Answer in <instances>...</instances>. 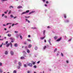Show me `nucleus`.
I'll use <instances>...</instances> for the list:
<instances>
[{"instance_id":"obj_1","label":"nucleus","mask_w":73,"mask_h":73,"mask_svg":"<svg viewBox=\"0 0 73 73\" xmlns=\"http://www.w3.org/2000/svg\"><path fill=\"white\" fill-rule=\"evenodd\" d=\"M28 66H29L30 67H32L33 66V64L31 63H29L28 65Z\"/></svg>"},{"instance_id":"obj_2","label":"nucleus","mask_w":73,"mask_h":73,"mask_svg":"<svg viewBox=\"0 0 73 73\" xmlns=\"http://www.w3.org/2000/svg\"><path fill=\"white\" fill-rule=\"evenodd\" d=\"M10 53L12 56H13L14 55V52L12 51L10 52Z\"/></svg>"},{"instance_id":"obj_3","label":"nucleus","mask_w":73,"mask_h":73,"mask_svg":"<svg viewBox=\"0 0 73 73\" xmlns=\"http://www.w3.org/2000/svg\"><path fill=\"white\" fill-rule=\"evenodd\" d=\"M31 62L32 63L33 65H35L36 64V62H34L33 61H32Z\"/></svg>"},{"instance_id":"obj_4","label":"nucleus","mask_w":73,"mask_h":73,"mask_svg":"<svg viewBox=\"0 0 73 73\" xmlns=\"http://www.w3.org/2000/svg\"><path fill=\"white\" fill-rule=\"evenodd\" d=\"M23 53L24 55H25V54H27V52H26L24 51L23 52Z\"/></svg>"},{"instance_id":"obj_5","label":"nucleus","mask_w":73,"mask_h":73,"mask_svg":"<svg viewBox=\"0 0 73 73\" xmlns=\"http://www.w3.org/2000/svg\"><path fill=\"white\" fill-rule=\"evenodd\" d=\"M20 58L21 60H23V59H25V58L24 56H21Z\"/></svg>"},{"instance_id":"obj_6","label":"nucleus","mask_w":73,"mask_h":73,"mask_svg":"<svg viewBox=\"0 0 73 73\" xmlns=\"http://www.w3.org/2000/svg\"><path fill=\"white\" fill-rule=\"evenodd\" d=\"M26 21H27L28 23H30V21H29V20H28V19H26Z\"/></svg>"},{"instance_id":"obj_7","label":"nucleus","mask_w":73,"mask_h":73,"mask_svg":"<svg viewBox=\"0 0 73 73\" xmlns=\"http://www.w3.org/2000/svg\"><path fill=\"white\" fill-rule=\"evenodd\" d=\"M61 40V38H60L58 39L57 40V41H60Z\"/></svg>"},{"instance_id":"obj_8","label":"nucleus","mask_w":73,"mask_h":73,"mask_svg":"<svg viewBox=\"0 0 73 73\" xmlns=\"http://www.w3.org/2000/svg\"><path fill=\"white\" fill-rule=\"evenodd\" d=\"M32 47V45L31 44H29V48H31Z\"/></svg>"},{"instance_id":"obj_9","label":"nucleus","mask_w":73,"mask_h":73,"mask_svg":"<svg viewBox=\"0 0 73 73\" xmlns=\"http://www.w3.org/2000/svg\"><path fill=\"white\" fill-rule=\"evenodd\" d=\"M18 64L19 66H21L22 65H21V63L19 62L18 63Z\"/></svg>"},{"instance_id":"obj_10","label":"nucleus","mask_w":73,"mask_h":73,"mask_svg":"<svg viewBox=\"0 0 73 73\" xmlns=\"http://www.w3.org/2000/svg\"><path fill=\"white\" fill-rule=\"evenodd\" d=\"M14 46L15 47H17L18 46L17 44L15 43L14 45Z\"/></svg>"},{"instance_id":"obj_11","label":"nucleus","mask_w":73,"mask_h":73,"mask_svg":"<svg viewBox=\"0 0 73 73\" xmlns=\"http://www.w3.org/2000/svg\"><path fill=\"white\" fill-rule=\"evenodd\" d=\"M5 54L6 55H7L8 54V51H6L5 52Z\"/></svg>"},{"instance_id":"obj_12","label":"nucleus","mask_w":73,"mask_h":73,"mask_svg":"<svg viewBox=\"0 0 73 73\" xmlns=\"http://www.w3.org/2000/svg\"><path fill=\"white\" fill-rule=\"evenodd\" d=\"M17 8H18V9H20V8H22V6H19L17 7Z\"/></svg>"},{"instance_id":"obj_13","label":"nucleus","mask_w":73,"mask_h":73,"mask_svg":"<svg viewBox=\"0 0 73 73\" xmlns=\"http://www.w3.org/2000/svg\"><path fill=\"white\" fill-rule=\"evenodd\" d=\"M45 36H44V37H41V38H40L41 40H43V39H44L45 38Z\"/></svg>"},{"instance_id":"obj_14","label":"nucleus","mask_w":73,"mask_h":73,"mask_svg":"<svg viewBox=\"0 0 73 73\" xmlns=\"http://www.w3.org/2000/svg\"><path fill=\"white\" fill-rule=\"evenodd\" d=\"M7 36H8V37H11V34H7Z\"/></svg>"},{"instance_id":"obj_15","label":"nucleus","mask_w":73,"mask_h":73,"mask_svg":"<svg viewBox=\"0 0 73 73\" xmlns=\"http://www.w3.org/2000/svg\"><path fill=\"white\" fill-rule=\"evenodd\" d=\"M46 48V46H45L43 47V49L44 50H45V49Z\"/></svg>"},{"instance_id":"obj_16","label":"nucleus","mask_w":73,"mask_h":73,"mask_svg":"<svg viewBox=\"0 0 73 73\" xmlns=\"http://www.w3.org/2000/svg\"><path fill=\"white\" fill-rule=\"evenodd\" d=\"M10 45V44L8 43V44H7L6 45V46L7 47H8Z\"/></svg>"},{"instance_id":"obj_17","label":"nucleus","mask_w":73,"mask_h":73,"mask_svg":"<svg viewBox=\"0 0 73 73\" xmlns=\"http://www.w3.org/2000/svg\"><path fill=\"white\" fill-rule=\"evenodd\" d=\"M9 8L10 9H11V8H13V6H10L9 7Z\"/></svg>"},{"instance_id":"obj_18","label":"nucleus","mask_w":73,"mask_h":73,"mask_svg":"<svg viewBox=\"0 0 73 73\" xmlns=\"http://www.w3.org/2000/svg\"><path fill=\"white\" fill-rule=\"evenodd\" d=\"M64 17L65 19L66 18V14H64Z\"/></svg>"},{"instance_id":"obj_19","label":"nucleus","mask_w":73,"mask_h":73,"mask_svg":"<svg viewBox=\"0 0 73 73\" xmlns=\"http://www.w3.org/2000/svg\"><path fill=\"white\" fill-rule=\"evenodd\" d=\"M57 50V48H55V50H54V52H56Z\"/></svg>"},{"instance_id":"obj_20","label":"nucleus","mask_w":73,"mask_h":73,"mask_svg":"<svg viewBox=\"0 0 73 73\" xmlns=\"http://www.w3.org/2000/svg\"><path fill=\"white\" fill-rule=\"evenodd\" d=\"M31 28L33 29H36V27H32Z\"/></svg>"},{"instance_id":"obj_21","label":"nucleus","mask_w":73,"mask_h":73,"mask_svg":"<svg viewBox=\"0 0 73 73\" xmlns=\"http://www.w3.org/2000/svg\"><path fill=\"white\" fill-rule=\"evenodd\" d=\"M26 13V12H23L21 14V15H23V14H25Z\"/></svg>"},{"instance_id":"obj_22","label":"nucleus","mask_w":73,"mask_h":73,"mask_svg":"<svg viewBox=\"0 0 73 73\" xmlns=\"http://www.w3.org/2000/svg\"><path fill=\"white\" fill-rule=\"evenodd\" d=\"M27 53H29L30 52V51L29 50H27Z\"/></svg>"},{"instance_id":"obj_23","label":"nucleus","mask_w":73,"mask_h":73,"mask_svg":"<svg viewBox=\"0 0 73 73\" xmlns=\"http://www.w3.org/2000/svg\"><path fill=\"white\" fill-rule=\"evenodd\" d=\"M28 12H29V10H27L26 11V13H28Z\"/></svg>"},{"instance_id":"obj_24","label":"nucleus","mask_w":73,"mask_h":73,"mask_svg":"<svg viewBox=\"0 0 73 73\" xmlns=\"http://www.w3.org/2000/svg\"><path fill=\"white\" fill-rule=\"evenodd\" d=\"M35 50H37L38 48L37 47H35Z\"/></svg>"},{"instance_id":"obj_25","label":"nucleus","mask_w":73,"mask_h":73,"mask_svg":"<svg viewBox=\"0 0 73 73\" xmlns=\"http://www.w3.org/2000/svg\"><path fill=\"white\" fill-rule=\"evenodd\" d=\"M17 68H18V69H20V67L19 66H17Z\"/></svg>"},{"instance_id":"obj_26","label":"nucleus","mask_w":73,"mask_h":73,"mask_svg":"<svg viewBox=\"0 0 73 73\" xmlns=\"http://www.w3.org/2000/svg\"><path fill=\"white\" fill-rule=\"evenodd\" d=\"M10 44H11V48H12V44L11 42L10 43Z\"/></svg>"},{"instance_id":"obj_27","label":"nucleus","mask_w":73,"mask_h":73,"mask_svg":"<svg viewBox=\"0 0 73 73\" xmlns=\"http://www.w3.org/2000/svg\"><path fill=\"white\" fill-rule=\"evenodd\" d=\"M33 13V11H32L29 13V15H31V14H32V13Z\"/></svg>"},{"instance_id":"obj_28","label":"nucleus","mask_w":73,"mask_h":73,"mask_svg":"<svg viewBox=\"0 0 73 73\" xmlns=\"http://www.w3.org/2000/svg\"><path fill=\"white\" fill-rule=\"evenodd\" d=\"M34 68H37V66H36V65L34 66Z\"/></svg>"},{"instance_id":"obj_29","label":"nucleus","mask_w":73,"mask_h":73,"mask_svg":"<svg viewBox=\"0 0 73 73\" xmlns=\"http://www.w3.org/2000/svg\"><path fill=\"white\" fill-rule=\"evenodd\" d=\"M11 13V10H10L9 12V14H10Z\"/></svg>"},{"instance_id":"obj_30","label":"nucleus","mask_w":73,"mask_h":73,"mask_svg":"<svg viewBox=\"0 0 73 73\" xmlns=\"http://www.w3.org/2000/svg\"><path fill=\"white\" fill-rule=\"evenodd\" d=\"M13 73H17V72H16V71L14 70V71H13Z\"/></svg>"},{"instance_id":"obj_31","label":"nucleus","mask_w":73,"mask_h":73,"mask_svg":"<svg viewBox=\"0 0 73 73\" xmlns=\"http://www.w3.org/2000/svg\"><path fill=\"white\" fill-rule=\"evenodd\" d=\"M24 66L25 67H27V65L25 64H24Z\"/></svg>"},{"instance_id":"obj_32","label":"nucleus","mask_w":73,"mask_h":73,"mask_svg":"<svg viewBox=\"0 0 73 73\" xmlns=\"http://www.w3.org/2000/svg\"><path fill=\"white\" fill-rule=\"evenodd\" d=\"M0 73H2L3 72V71L1 69H0Z\"/></svg>"},{"instance_id":"obj_33","label":"nucleus","mask_w":73,"mask_h":73,"mask_svg":"<svg viewBox=\"0 0 73 73\" xmlns=\"http://www.w3.org/2000/svg\"><path fill=\"white\" fill-rule=\"evenodd\" d=\"M25 17V18H29L30 17V16H29V17Z\"/></svg>"},{"instance_id":"obj_34","label":"nucleus","mask_w":73,"mask_h":73,"mask_svg":"<svg viewBox=\"0 0 73 73\" xmlns=\"http://www.w3.org/2000/svg\"><path fill=\"white\" fill-rule=\"evenodd\" d=\"M54 39H55V40H56V39H57V36H55L54 37Z\"/></svg>"},{"instance_id":"obj_35","label":"nucleus","mask_w":73,"mask_h":73,"mask_svg":"<svg viewBox=\"0 0 73 73\" xmlns=\"http://www.w3.org/2000/svg\"><path fill=\"white\" fill-rule=\"evenodd\" d=\"M18 31H15V33H18Z\"/></svg>"},{"instance_id":"obj_36","label":"nucleus","mask_w":73,"mask_h":73,"mask_svg":"<svg viewBox=\"0 0 73 73\" xmlns=\"http://www.w3.org/2000/svg\"><path fill=\"white\" fill-rule=\"evenodd\" d=\"M8 41H7L6 42H5V44H8Z\"/></svg>"},{"instance_id":"obj_37","label":"nucleus","mask_w":73,"mask_h":73,"mask_svg":"<svg viewBox=\"0 0 73 73\" xmlns=\"http://www.w3.org/2000/svg\"><path fill=\"white\" fill-rule=\"evenodd\" d=\"M10 16H11V17H12V18L13 17V15H11Z\"/></svg>"},{"instance_id":"obj_38","label":"nucleus","mask_w":73,"mask_h":73,"mask_svg":"<svg viewBox=\"0 0 73 73\" xmlns=\"http://www.w3.org/2000/svg\"><path fill=\"white\" fill-rule=\"evenodd\" d=\"M2 64L1 62H0V66H2Z\"/></svg>"},{"instance_id":"obj_39","label":"nucleus","mask_w":73,"mask_h":73,"mask_svg":"<svg viewBox=\"0 0 73 73\" xmlns=\"http://www.w3.org/2000/svg\"><path fill=\"white\" fill-rule=\"evenodd\" d=\"M20 37L21 39H23V38H22V36H21V35L20 36Z\"/></svg>"},{"instance_id":"obj_40","label":"nucleus","mask_w":73,"mask_h":73,"mask_svg":"<svg viewBox=\"0 0 73 73\" xmlns=\"http://www.w3.org/2000/svg\"><path fill=\"white\" fill-rule=\"evenodd\" d=\"M45 30H44V32H43V34H44V35H45Z\"/></svg>"},{"instance_id":"obj_41","label":"nucleus","mask_w":73,"mask_h":73,"mask_svg":"<svg viewBox=\"0 0 73 73\" xmlns=\"http://www.w3.org/2000/svg\"><path fill=\"white\" fill-rule=\"evenodd\" d=\"M61 55H62V56H64V55H63V53H61Z\"/></svg>"},{"instance_id":"obj_42","label":"nucleus","mask_w":73,"mask_h":73,"mask_svg":"<svg viewBox=\"0 0 73 73\" xmlns=\"http://www.w3.org/2000/svg\"><path fill=\"white\" fill-rule=\"evenodd\" d=\"M24 44H27V43L26 42H24Z\"/></svg>"},{"instance_id":"obj_43","label":"nucleus","mask_w":73,"mask_h":73,"mask_svg":"<svg viewBox=\"0 0 73 73\" xmlns=\"http://www.w3.org/2000/svg\"><path fill=\"white\" fill-rule=\"evenodd\" d=\"M2 1H7V0H2Z\"/></svg>"},{"instance_id":"obj_44","label":"nucleus","mask_w":73,"mask_h":73,"mask_svg":"<svg viewBox=\"0 0 73 73\" xmlns=\"http://www.w3.org/2000/svg\"><path fill=\"white\" fill-rule=\"evenodd\" d=\"M40 61H38L37 62V64H39V63H40Z\"/></svg>"},{"instance_id":"obj_45","label":"nucleus","mask_w":73,"mask_h":73,"mask_svg":"<svg viewBox=\"0 0 73 73\" xmlns=\"http://www.w3.org/2000/svg\"><path fill=\"white\" fill-rule=\"evenodd\" d=\"M3 45V44H1L0 46V48H1V47H2V46Z\"/></svg>"},{"instance_id":"obj_46","label":"nucleus","mask_w":73,"mask_h":73,"mask_svg":"<svg viewBox=\"0 0 73 73\" xmlns=\"http://www.w3.org/2000/svg\"><path fill=\"white\" fill-rule=\"evenodd\" d=\"M14 25H15V24H14V23L12 25V27H13Z\"/></svg>"},{"instance_id":"obj_47","label":"nucleus","mask_w":73,"mask_h":73,"mask_svg":"<svg viewBox=\"0 0 73 73\" xmlns=\"http://www.w3.org/2000/svg\"><path fill=\"white\" fill-rule=\"evenodd\" d=\"M27 40L29 41H31V40L30 39H27Z\"/></svg>"},{"instance_id":"obj_48","label":"nucleus","mask_w":73,"mask_h":73,"mask_svg":"<svg viewBox=\"0 0 73 73\" xmlns=\"http://www.w3.org/2000/svg\"><path fill=\"white\" fill-rule=\"evenodd\" d=\"M4 17H5V18H7V16H5Z\"/></svg>"},{"instance_id":"obj_49","label":"nucleus","mask_w":73,"mask_h":73,"mask_svg":"<svg viewBox=\"0 0 73 73\" xmlns=\"http://www.w3.org/2000/svg\"><path fill=\"white\" fill-rule=\"evenodd\" d=\"M28 37H31V35H29L28 36Z\"/></svg>"},{"instance_id":"obj_50","label":"nucleus","mask_w":73,"mask_h":73,"mask_svg":"<svg viewBox=\"0 0 73 73\" xmlns=\"http://www.w3.org/2000/svg\"><path fill=\"white\" fill-rule=\"evenodd\" d=\"M71 40H72V38H71V39H69V40H68V41H71Z\"/></svg>"},{"instance_id":"obj_51","label":"nucleus","mask_w":73,"mask_h":73,"mask_svg":"<svg viewBox=\"0 0 73 73\" xmlns=\"http://www.w3.org/2000/svg\"><path fill=\"white\" fill-rule=\"evenodd\" d=\"M69 20H67L66 21V22H67V23H69Z\"/></svg>"},{"instance_id":"obj_52","label":"nucleus","mask_w":73,"mask_h":73,"mask_svg":"<svg viewBox=\"0 0 73 73\" xmlns=\"http://www.w3.org/2000/svg\"><path fill=\"white\" fill-rule=\"evenodd\" d=\"M4 16V14H3L2 15V17H3V16Z\"/></svg>"},{"instance_id":"obj_53","label":"nucleus","mask_w":73,"mask_h":73,"mask_svg":"<svg viewBox=\"0 0 73 73\" xmlns=\"http://www.w3.org/2000/svg\"><path fill=\"white\" fill-rule=\"evenodd\" d=\"M30 73V71H28L27 73Z\"/></svg>"},{"instance_id":"obj_54","label":"nucleus","mask_w":73,"mask_h":73,"mask_svg":"<svg viewBox=\"0 0 73 73\" xmlns=\"http://www.w3.org/2000/svg\"><path fill=\"white\" fill-rule=\"evenodd\" d=\"M46 4H48V1H47L46 2Z\"/></svg>"},{"instance_id":"obj_55","label":"nucleus","mask_w":73,"mask_h":73,"mask_svg":"<svg viewBox=\"0 0 73 73\" xmlns=\"http://www.w3.org/2000/svg\"><path fill=\"white\" fill-rule=\"evenodd\" d=\"M66 63H69V61H68V60H67L66 61Z\"/></svg>"},{"instance_id":"obj_56","label":"nucleus","mask_w":73,"mask_h":73,"mask_svg":"<svg viewBox=\"0 0 73 73\" xmlns=\"http://www.w3.org/2000/svg\"><path fill=\"white\" fill-rule=\"evenodd\" d=\"M10 39L11 40H13V38H10Z\"/></svg>"},{"instance_id":"obj_57","label":"nucleus","mask_w":73,"mask_h":73,"mask_svg":"<svg viewBox=\"0 0 73 73\" xmlns=\"http://www.w3.org/2000/svg\"><path fill=\"white\" fill-rule=\"evenodd\" d=\"M42 0L43 1V2H45V0Z\"/></svg>"},{"instance_id":"obj_58","label":"nucleus","mask_w":73,"mask_h":73,"mask_svg":"<svg viewBox=\"0 0 73 73\" xmlns=\"http://www.w3.org/2000/svg\"><path fill=\"white\" fill-rule=\"evenodd\" d=\"M4 29L5 31H7V29L6 28H5Z\"/></svg>"},{"instance_id":"obj_59","label":"nucleus","mask_w":73,"mask_h":73,"mask_svg":"<svg viewBox=\"0 0 73 73\" xmlns=\"http://www.w3.org/2000/svg\"><path fill=\"white\" fill-rule=\"evenodd\" d=\"M17 17H14V19H16Z\"/></svg>"},{"instance_id":"obj_60","label":"nucleus","mask_w":73,"mask_h":73,"mask_svg":"<svg viewBox=\"0 0 73 73\" xmlns=\"http://www.w3.org/2000/svg\"><path fill=\"white\" fill-rule=\"evenodd\" d=\"M4 38L5 39H6V38H7V37H4Z\"/></svg>"},{"instance_id":"obj_61","label":"nucleus","mask_w":73,"mask_h":73,"mask_svg":"<svg viewBox=\"0 0 73 73\" xmlns=\"http://www.w3.org/2000/svg\"><path fill=\"white\" fill-rule=\"evenodd\" d=\"M45 7H47V5H46V4H45Z\"/></svg>"},{"instance_id":"obj_62","label":"nucleus","mask_w":73,"mask_h":73,"mask_svg":"<svg viewBox=\"0 0 73 73\" xmlns=\"http://www.w3.org/2000/svg\"><path fill=\"white\" fill-rule=\"evenodd\" d=\"M3 40V39H0V40Z\"/></svg>"},{"instance_id":"obj_63","label":"nucleus","mask_w":73,"mask_h":73,"mask_svg":"<svg viewBox=\"0 0 73 73\" xmlns=\"http://www.w3.org/2000/svg\"><path fill=\"white\" fill-rule=\"evenodd\" d=\"M10 23H7V25H8V24H10Z\"/></svg>"},{"instance_id":"obj_64","label":"nucleus","mask_w":73,"mask_h":73,"mask_svg":"<svg viewBox=\"0 0 73 73\" xmlns=\"http://www.w3.org/2000/svg\"><path fill=\"white\" fill-rule=\"evenodd\" d=\"M11 42H13V40H11Z\"/></svg>"}]
</instances>
